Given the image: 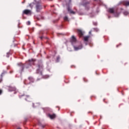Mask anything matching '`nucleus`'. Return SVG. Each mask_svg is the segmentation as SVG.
<instances>
[{
  "instance_id": "nucleus-18",
  "label": "nucleus",
  "mask_w": 129,
  "mask_h": 129,
  "mask_svg": "<svg viewBox=\"0 0 129 129\" xmlns=\"http://www.w3.org/2000/svg\"><path fill=\"white\" fill-rule=\"evenodd\" d=\"M59 60H60V56H58L56 57V61H57V62H59Z\"/></svg>"
},
{
  "instance_id": "nucleus-20",
  "label": "nucleus",
  "mask_w": 129,
  "mask_h": 129,
  "mask_svg": "<svg viewBox=\"0 0 129 129\" xmlns=\"http://www.w3.org/2000/svg\"><path fill=\"white\" fill-rule=\"evenodd\" d=\"M27 25H31V22H30V21H28L27 22Z\"/></svg>"
},
{
  "instance_id": "nucleus-26",
  "label": "nucleus",
  "mask_w": 129,
  "mask_h": 129,
  "mask_svg": "<svg viewBox=\"0 0 129 129\" xmlns=\"http://www.w3.org/2000/svg\"><path fill=\"white\" fill-rule=\"evenodd\" d=\"M91 31H90V32H89V33L91 34Z\"/></svg>"
},
{
  "instance_id": "nucleus-1",
  "label": "nucleus",
  "mask_w": 129,
  "mask_h": 129,
  "mask_svg": "<svg viewBox=\"0 0 129 129\" xmlns=\"http://www.w3.org/2000/svg\"><path fill=\"white\" fill-rule=\"evenodd\" d=\"M71 42L74 48L75 51H78V50H81L83 47L82 44H79L78 42H77V41L76 40V38H75L74 36H72Z\"/></svg>"
},
{
  "instance_id": "nucleus-27",
  "label": "nucleus",
  "mask_w": 129,
  "mask_h": 129,
  "mask_svg": "<svg viewBox=\"0 0 129 129\" xmlns=\"http://www.w3.org/2000/svg\"><path fill=\"white\" fill-rule=\"evenodd\" d=\"M40 39H42V37H40Z\"/></svg>"
},
{
  "instance_id": "nucleus-3",
  "label": "nucleus",
  "mask_w": 129,
  "mask_h": 129,
  "mask_svg": "<svg viewBox=\"0 0 129 129\" xmlns=\"http://www.w3.org/2000/svg\"><path fill=\"white\" fill-rule=\"evenodd\" d=\"M37 68L36 73H41L43 70V64L42 63L38 64Z\"/></svg>"
},
{
  "instance_id": "nucleus-7",
  "label": "nucleus",
  "mask_w": 129,
  "mask_h": 129,
  "mask_svg": "<svg viewBox=\"0 0 129 129\" xmlns=\"http://www.w3.org/2000/svg\"><path fill=\"white\" fill-rule=\"evenodd\" d=\"M121 4L124 6L125 7H128L129 6V1H122L121 2Z\"/></svg>"
},
{
  "instance_id": "nucleus-14",
  "label": "nucleus",
  "mask_w": 129,
  "mask_h": 129,
  "mask_svg": "<svg viewBox=\"0 0 129 129\" xmlns=\"http://www.w3.org/2000/svg\"><path fill=\"white\" fill-rule=\"evenodd\" d=\"M28 80H29V81H30L31 82H34V79L32 77H29L28 78Z\"/></svg>"
},
{
  "instance_id": "nucleus-13",
  "label": "nucleus",
  "mask_w": 129,
  "mask_h": 129,
  "mask_svg": "<svg viewBox=\"0 0 129 129\" xmlns=\"http://www.w3.org/2000/svg\"><path fill=\"white\" fill-rule=\"evenodd\" d=\"M88 39H89V36H85L84 37L85 42H87V41H88Z\"/></svg>"
},
{
  "instance_id": "nucleus-2",
  "label": "nucleus",
  "mask_w": 129,
  "mask_h": 129,
  "mask_svg": "<svg viewBox=\"0 0 129 129\" xmlns=\"http://www.w3.org/2000/svg\"><path fill=\"white\" fill-rule=\"evenodd\" d=\"M108 12L110 13V14H114L115 17H118L119 15V14L117 13V12L115 11L114 8H109L108 9Z\"/></svg>"
},
{
  "instance_id": "nucleus-28",
  "label": "nucleus",
  "mask_w": 129,
  "mask_h": 129,
  "mask_svg": "<svg viewBox=\"0 0 129 129\" xmlns=\"http://www.w3.org/2000/svg\"><path fill=\"white\" fill-rule=\"evenodd\" d=\"M24 3H25V2H22V4H24Z\"/></svg>"
},
{
  "instance_id": "nucleus-6",
  "label": "nucleus",
  "mask_w": 129,
  "mask_h": 129,
  "mask_svg": "<svg viewBox=\"0 0 129 129\" xmlns=\"http://www.w3.org/2000/svg\"><path fill=\"white\" fill-rule=\"evenodd\" d=\"M23 14H25V15H32V11L29 10H25L23 11Z\"/></svg>"
},
{
  "instance_id": "nucleus-11",
  "label": "nucleus",
  "mask_w": 129,
  "mask_h": 129,
  "mask_svg": "<svg viewBox=\"0 0 129 129\" xmlns=\"http://www.w3.org/2000/svg\"><path fill=\"white\" fill-rule=\"evenodd\" d=\"M68 12H70L71 14H73V15H75V12L73 11L70 9V8H68Z\"/></svg>"
},
{
  "instance_id": "nucleus-9",
  "label": "nucleus",
  "mask_w": 129,
  "mask_h": 129,
  "mask_svg": "<svg viewBox=\"0 0 129 129\" xmlns=\"http://www.w3.org/2000/svg\"><path fill=\"white\" fill-rule=\"evenodd\" d=\"M77 31H78V34H79L80 37H82V36H83V32H82V31H81V30L78 29L77 30Z\"/></svg>"
},
{
  "instance_id": "nucleus-15",
  "label": "nucleus",
  "mask_w": 129,
  "mask_h": 129,
  "mask_svg": "<svg viewBox=\"0 0 129 129\" xmlns=\"http://www.w3.org/2000/svg\"><path fill=\"white\" fill-rule=\"evenodd\" d=\"M34 5H35L34 3H31L29 5V7H30L31 9H33V7H34Z\"/></svg>"
},
{
  "instance_id": "nucleus-5",
  "label": "nucleus",
  "mask_w": 129,
  "mask_h": 129,
  "mask_svg": "<svg viewBox=\"0 0 129 129\" xmlns=\"http://www.w3.org/2000/svg\"><path fill=\"white\" fill-rule=\"evenodd\" d=\"M34 62H35V59H29L27 63H28L29 66H32V65H34Z\"/></svg>"
},
{
  "instance_id": "nucleus-17",
  "label": "nucleus",
  "mask_w": 129,
  "mask_h": 129,
  "mask_svg": "<svg viewBox=\"0 0 129 129\" xmlns=\"http://www.w3.org/2000/svg\"><path fill=\"white\" fill-rule=\"evenodd\" d=\"M24 84H30V82H28V81L26 80L24 81Z\"/></svg>"
},
{
  "instance_id": "nucleus-24",
  "label": "nucleus",
  "mask_w": 129,
  "mask_h": 129,
  "mask_svg": "<svg viewBox=\"0 0 129 129\" xmlns=\"http://www.w3.org/2000/svg\"><path fill=\"white\" fill-rule=\"evenodd\" d=\"M26 97H30V96L27 95Z\"/></svg>"
},
{
  "instance_id": "nucleus-10",
  "label": "nucleus",
  "mask_w": 129,
  "mask_h": 129,
  "mask_svg": "<svg viewBox=\"0 0 129 129\" xmlns=\"http://www.w3.org/2000/svg\"><path fill=\"white\" fill-rule=\"evenodd\" d=\"M49 117H50V118H51V119H53V118H55V117H56V115H55V114H53L52 115H48Z\"/></svg>"
},
{
  "instance_id": "nucleus-8",
  "label": "nucleus",
  "mask_w": 129,
  "mask_h": 129,
  "mask_svg": "<svg viewBox=\"0 0 129 129\" xmlns=\"http://www.w3.org/2000/svg\"><path fill=\"white\" fill-rule=\"evenodd\" d=\"M16 90V87H9L8 90L9 91H15V90Z\"/></svg>"
},
{
  "instance_id": "nucleus-16",
  "label": "nucleus",
  "mask_w": 129,
  "mask_h": 129,
  "mask_svg": "<svg viewBox=\"0 0 129 129\" xmlns=\"http://www.w3.org/2000/svg\"><path fill=\"white\" fill-rule=\"evenodd\" d=\"M123 14H124V16H127V15H128V12L125 11V12H124L123 13Z\"/></svg>"
},
{
  "instance_id": "nucleus-21",
  "label": "nucleus",
  "mask_w": 129,
  "mask_h": 129,
  "mask_svg": "<svg viewBox=\"0 0 129 129\" xmlns=\"http://www.w3.org/2000/svg\"><path fill=\"white\" fill-rule=\"evenodd\" d=\"M2 93H3V91H2V90H0V95L1 94H2Z\"/></svg>"
},
{
  "instance_id": "nucleus-29",
  "label": "nucleus",
  "mask_w": 129,
  "mask_h": 129,
  "mask_svg": "<svg viewBox=\"0 0 129 129\" xmlns=\"http://www.w3.org/2000/svg\"><path fill=\"white\" fill-rule=\"evenodd\" d=\"M95 25H96V23Z\"/></svg>"
},
{
  "instance_id": "nucleus-23",
  "label": "nucleus",
  "mask_w": 129,
  "mask_h": 129,
  "mask_svg": "<svg viewBox=\"0 0 129 129\" xmlns=\"http://www.w3.org/2000/svg\"><path fill=\"white\" fill-rule=\"evenodd\" d=\"M96 32H97V31H98V29H96Z\"/></svg>"
},
{
  "instance_id": "nucleus-12",
  "label": "nucleus",
  "mask_w": 129,
  "mask_h": 129,
  "mask_svg": "<svg viewBox=\"0 0 129 129\" xmlns=\"http://www.w3.org/2000/svg\"><path fill=\"white\" fill-rule=\"evenodd\" d=\"M18 66H21V68L22 69H24V67L25 66V64L22 63V62H20V63H18Z\"/></svg>"
},
{
  "instance_id": "nucleus-22",
  "label": "nucleus",
  "mask_w": 129,
  "mask_h": 129,
  "mask_svg": "<svg viewBox=\"0 0 129 129\" xmlns=\"http://www.w3.org/2000/svg\"><path fill=\"white\" fill-rule=\"evenodd\" d=\"M95 2H100V0H94Z\"/></svg>"
},
{
  "instance_id": "nucleus-19",
  "label": "nucleus",
  "mask_w": 129,
  "mask_h": 129,
  "mask_svg": "<svg viewBox=\"0 0 129 129\" xmlns=\"http://www.w3.org/2000/svg\"><path fill=\"white\" fill-rule=\"evenodd\" d=\"M64 21H68V17H67V16L64 17Z\"/></svg>"
},
{
  "instance_id": "nucleus-4",
  "label": "nucleus",
  "mask_w": 129,
  "mask_h": 129,
  "mask_svg": "<svg viewBox=\"0 0 129 129\" xmlns=\"http://www.w3.org/2000/svg\"><path fill=\"white\" fill-rule=\"evenodd\" d=\"M36 12H39L42 10V6L40 4H37L36 6Z\"/></svg>"
},
{
  "instance_id": "nucleus-25",
  "label": "nucleus",
  "mask_w": 129,
  "mask_h": 129,
  "mask_svg": "<svg viewBox=\"0 0 129 129\" xmlns=\"http://www.w3.org/2000/svg\"><path fill=\"white\" fill-rule=\"evenodd\" d=\"M26 68H29V67H26Z\"/></svg>"
}]
</instances>
